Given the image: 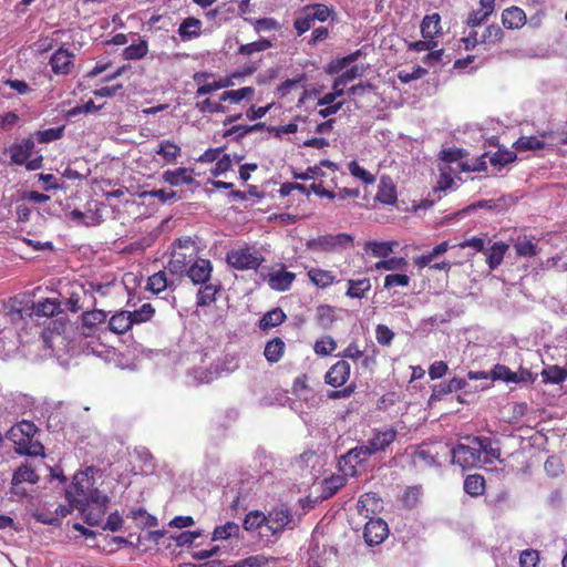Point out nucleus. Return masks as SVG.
Masks as SVG:
<instances>
[{"mask_svg": "<svg viewBox=\"0 0 567 567\" xmlns=\"http://www.w3.org/2000/svg\"><path fill=\"white\" fill-rule=\"evenodd\" d=\"M286 319V315L281 308H275L266 312L260 319L259 327L261 330H268L281 324Z\"/></svg>", "mask_w": 567, "mask_h": 567, "instance_id": "473e14b6", "label": "nucleus"}, {"mask_svg": "<svg viewBox=\"0 0 567 567\" xmlns=\"http://www.w3.org/2000/svg\"><path fill=\"white\" fill-rule=\"evenodd\" d=\"M353 243V237L347 233L337 235L327 234L318 236L308 243V247L312 250H320L326 252L340 251L350 247Z\"/></svg>", "mask_w": 567, "mask_h": 567, "instance_id": "423d86ee", "label": "nucleus"}, {"mask_svg": "<svg viewBox=\"0 0 567 567\" xmlns=\"http://www.w3.org/2000/svg\"><path fill=\"white\" fill-rule=\"evenodd\" d=\"M395 245V241H368L365 250L377 258H385L393 251Z\"/></svg>", "mask_w": 567, "mask_h": 567, "instance_id": "e433bc0d", "label": "nucleus"}, {"mask_svg": "<svg viewBox=\"0 0 567 567\" xmlns=\"http://www.w3.org/2000/svg\"><path fill=\"white\" fill-rule=\"evenodd\" d=\"M371 289V281L369 278L349 279L346 296L349 298L362 299Z\"/></svg>", "mask_w": 567, "mask_h": 567, "instance_id": "393cba45", "label": "nucleus"}, {"mask_svg": "<svg viewBox=\"0 0 567 567\" xmlns=\"http://www.w3.org/2000/svg\"><path fill=\"white\" fill-rule=\"evenodd\" d=\"M154 313L155 309L151 303H144L140 309L130 311L131 319H133L132 326L134 323H142L151 320Z\"/></svg>", "mask_w": 567, "mask_h": 567, "instance_id": "864d4df0", "label": "nucleus"}, {"mask_svg": "<svg viewBox=\"0 0 567 567\" xmlns=\"http://www.w3.org/2000/svg\"><path fill=\"white\" fill-rule=\"evenodd\" d=\"M514 248L516 254L522 257H533L537 254V247L530 240L527 239H518Z\"/></svg>", "mask_w": 567, "mask_h": 567, "instance_id": "680f3d73", "label": "nucleus"}, {"mask_svg": "<svg viewBox=\"0 0 567 567\" xmlns=\"http://www.w3.org/2000/svg\"><path fill=\"white\" fill-rule=\"evenodd\" d=\"M472 443L477 445L480 451V457L482 458V454L485 453L486 456L484 457L483 462L485 464H491L492 458H498L501 456L499 449L492 446V441L489 437H474L472 440Z\"/></svg>", "mask_w": 567, "mask_h": 567, "instance_id": "cd10ccee", "label": "nucleus"}, {"mask_svg": "<svg viewBox=\"0 0 567 567\" xmlns=\"http://www.w3.org/2000/svg\"><path fill=\"white\" fill-rule=\"evenodd\" d=\"M491 380L513 383V380H515V374L508 367L503 364H496L491 370Z\"/></svg>", "mask_w": 567, "mask_h": 567, "instance_id": "603ef678", "label": "nucleus"}, {"mask_svg": "<svg viewBox=\"0 0 567 567\" xmlns=\"http://www.w3.org/2000/svg\"><path fill=\"white\" fill-rule=\"evenodd\" d=\"M515 158L516 155L513 152L498 150L489 157V162L493 166L502 167L514 162Z\"/></svg>", "mask_w": 567, "mask_h": 567, "instance_id": "052dcab7", "label": "nucleus"}, {"mask_svg": "<svg viewBox=\"0 0 567 567\" xmlns=\"http://www.w3.org/2000/svg\"><path fill=\"white\" fill-rule=\"evenodd\" d=\"M212 271L213 266L208 259L196 258L185 274L194 285H202L209 281Z\"/></svg>", "mask_w": 567, "mask_h": 567, "instance_id": "f8f14e48", "label": "nucleus"}, {"mask_svg": "<svg viewBox=\"0 0 567 567\" xmlns=\"http://www.w3.org/2000/svg\"><path fill=\"white\" fill-rule=\"evenodd\" d=\"M503 35H504V33L499 25L491 24L486 28V30L482 34L480 42L494 44V43L501 41Z\"/></svg>", "mask_w": 567, "mask_h": 567, "instance_id": "4d7b16f0", "label": "nucleus"}, {"mask_svg": "<svg viewBox=\"0 0 567 567\" xmlns=\"http://www.w3.org/2000/svg\"><path fill=\"white\" fill-rule=\"evenodd\" d=\"M34 145V141L31 137H28L23 138L19 143H13L6 148V153L10 154V164L19 166L24 165L30 158Z\"/></svg>", "mask_w": 567, "mask_h": 567, "instance_id": "9b49d317", "label": "nucleus"}, {"mask_svg": "<svg viewBox=\"0 0 567 567\" xmlns=\"http://www.w3.org/2000/svg\"><path fill=\"white\" fill-rule=\"evenodd\" d=\"M137 464L133 465L134 474L148 475L155 470V461L151 452L145 447H138L134 451Z\"/></svg>", "mask_w": 567, "mask_h": 567, "instance_id": "6ab92c4d", "label": "nucleus"}, {"mask_svg": "<svg viewBox=\"0 0 567 567\" xmlns=\"http://www.w3.org/2000/svg\"><path fill=\"white\" fill-rule=\"evenodd\" d=\"M60 310V303L55 299H43L33 305V312L39 317H53Z\"/></svg>", "mask_w": 567, "mask_h": 567, "instance_id": "c9c22d12", "label": "nucleus"}, {"mask_svg": "<svg viewBox=\"0 0 567 567\" xmlns=\"http://www.w3.org/2000/svg\"><path fill=\"white\" fill-rule=\"evenodd\" d=\"M157 155H161L165 163L174 164L182 154V150L175 143L166 140L162 141L155 151Z\"/></svg>", "mask_w": 567, "mask_h": 567, "instance_id": "bb28decb", "label": "nucleus"}, {"mask_svg": "<svg viewBox=\"0 0 567 567\" xmlns=\"http://www.w3.org/2000/svg\"><path fill=\"white\" fill-rule=\"evenodd\" d=\"M312 22H313V19L311 18L310 13L307 12V9L305 8L302 16L297 18L293 23L298 35H301L305 32H307L308 30H310L312 27Z\"/></svg>", "mask_w": 567, "mask_h": 567, "instance_id": "0e129e2a", "label": "nucleus"}, {"mask_svg": "<svg viewBox=\"0 0 567 567\" xmlns=\"http://www.w3.org/2000/svg\"><path fill=\"white\" fill-rule=\"evenodd\" d=\"M107 503L109 498L106 495H96L87 505L76 506L75 508L81 512L87 525L96 526L104 517Z\"/></svg>", "mask_w": 567, "mask_h": 567, "instance_id": "6e6552de", "label": "nucleus"}, {"mask_svg": "<svg viewBox=\"0 0 567 567\" xmlns=\"http://www.w3.org/2000/svg\"><path fill=\"white\" fill-rule=\"evenodd\" d=\"M227 262L238 270L257 269L265 260L261 252L249 246L231 249L226 256Z\"/></svg>", "mask_w": 567, "mask_h": 567, "instance_id": "39448f33", "label": "nucleus"}, {"mask_svg": "<svg viewBox=\"0 0 567 567\" xmlns=\"http://www.w3.org/2000/svg\"><path fill=\"white\" fill-rule=\"evenodd\" d=\"M308 277L319 288H326L334 282V277L328 270L313 268L308 271Z\"/></svg>", "mask_w": 567, "mask_h": 567, "instance_id": "ea45409f", "label": "nucleus"}, {"mask_svg": "<svg viewBox=\"0 0 567 567\" xmlns=\"http://www.w3.org/2000/svg\"><path fill=\"white\" fill-rule=\"evenodd\" d=\"M295 279L296 275L293 272L286 271L284 266H280L279 269H272L268 274L267 282L272 290L287 291Z\"/></svg>", "mask_w": 567, "mask_h": 567, "instance_id": "dca6fc26", "label": "nucleus"}, {"mask_svg": "<svg viewBox=\"0 0 567 567\" xmlns=\"http://www.w3.org/2000/svg\"><path fill=\"white\" fill-rule=\"evenodd\" d=\"M285 342L280 338H274L265 346L264 355L269 363H277L284 355Z\"/></svg>", "mask_w": 567, "mask_h": 567, "instance_id": "a878e982", "label": "nucleus"}, {"mask_svg": "<svg viewBox=\"0 0 567 567\" xmlns=\"http://www.w3.org/2000/svg\"><path fill=\"white\" fill-rule=\"evenodd\" d=\"M90 303H95L92 291L85 290L84 287H78L68 298L66 307L70 311L78 312L84 307H89Z\"/></svg>", "mask_w": 567, "mask_h": 567, "instance_id": "f3484780", "label": "nucleus"}, {"mask_svg": "<svg viewBox=\"0 0 567 567\" xmlns=\"http://www.w3.org/2000/svg\"><path fill=\"white\" fill-rule=\"evenodd\" d=\"M371 455L373 454L368 444H362L351 449L346 455L342 456V460L346 463L354 462L355 464H360L367 461Z\"/></svg>", "mask_w": 567, "mask_h": 567, "instance_id": "58836bf2", "label": "nucleus"}, {"mask_svg": "<svg viewBox=\"0 0 567 567\" xmlns=\"http://www.w3.org/2000/svg\"><path fill=\"white\" fill-rule=\"evenodd\" d=\"M148 52V45L145 40H138L123 50V58L125 60H138L144 58Z\"/></svg>", "mask_w": 567, "mask_h": 567, "instance_id": "a19ab883", "label": "nucleus"}, {"mask_svg": "<svg viewBox=\"0 0 567 567\" xmlns=\"http://www.w3.org/2000/svg\"><path fill=\"white\" fill-rule=\"evenodd\" d=\"M337 348V343L331 337H324L320 340H317L313 347V350L319 355H329Z\"/></svg>", "mask_w": 567, "mask_h": 567, "instance_id": "13d9d810", "label": "nucleus"}, {"mask_svg": "<svg viewBox=\"0 0 567 567\" xmlns=\"http://www.w3.org/2000/svg\"><path fill=\"white\" fill-rule=\"evenodd\" d=\"M255 94V89L251 86H245L238 90L225 91L220 94V101L230 103H239L240 101L247 99L251 100Z\"/></svg>", "mask_w": 567, "mask_h": 567, "instance_id": "72a5a7b5", "label": "nucleus"}, {"mask_svg": "<svg viewBox=\"0 0 567 567\" xmlns=\"http://www.w3.org/2000/svg\"><path fill=\"white\" fill-rule=\"evenodd\" d=\"M348 169L352 176L360 178L365 184H372L375 181L374 176L370 172L361 167L355 161H351L348 164Z\"/></svg>", "mask_w": 567, "mask_h": 567, "instance_id": "6e6d98bb", "label": "nucleus"}, {"mask_svg": "<svg viewBox=\"0 0 567 567\" xmlns=\"http://www.w3.org/2000/svg\"><path fill=\"white\" fill-rule=\"evenodd\" d=\"M440 31L441 18L437 13L429 14L423 18L421 33L424 39H433Z\"/></svg>", "mask_w": 567, "mask_h": 567, "instance_id": "c756f323", "label": "nucleus"}, {"mask_svg": "<svg viewBox=\"0 0 567 567\" xmlns=\"http://www.w3.org/2000/svg\"><path fill=\"white\" fill-rule=\"evenodd\" d=\"M132 320L130 311H118L109 321L110 330L114 333L123 334L132 328Z\"/></svg>", "mask_w": 567, "mask_h": 567, "instance_id": "b1692460", "label": "nucleus"}, {"mask_svg": "<svg viewBox=\"0 0 567 567\" xmlns=\"http://www.w3.org/2000/svg\"><path fill=\"white\" fill-rule=\"evenodd\" d=\"M389 534L388 524L381 518H370L364 526L363 537L368 545L381 544Z\"/></svg>", "mask_w": 567, "mask_h": 567, "instance_id": "9d476101", "label": "nucleus"}, {"mask_svg": "<svg viewBox=\"0 0 567 567\" xmlns=\"http://www.w3.org/2000/svg\"><path fill=\"white\" fill-rule=\"evenodd\" d=\"M196 259V254L183 251V249H173L167 269L172 275H183Z\"/></svg>", "mask_w": 567, "mask_h": 567, "instance_id": "ddd939ff", "label": "nucleus"}, {"mask_svg": "<svg viewBox=\"0 0 567 567\" xmlns=\"http://www.w3.org/2000/svg\"><path fill=\"white\" fill-rule=\"evenodd\" d=\"M485 386L472 385L465 378H453L445 384H439L433 389L431 399H442L444 395L463 391L465 394L475 393L480 390H484Z\"/></svg>", "mask_w": 567, "mask_h": 567, "instance_id": "1a4fd4ad", "label": "nucleus"}, {"mask_svg": "<svg viewBox=\"0 0 567 567\" xmlns=\"http://www.w3.org/2000/svg\"><path fill=\"white\" fill-rule=\"evenodd\" d=\"M375 198L385 205H393L396 202L395 186L390 177H381Z\"/></svg>", "mask_w": 567, "mask_h": 567, "instance_id": "4be33fe9", "label": "nucleus"}, {"mask_svg": "<svg viewBox=\"0 0 567 567\" xmlns=\"http://www.w3.org/2000/svg\"><path fill=\"white\" fill-rule=\"evenodd\" d=\"M63 134V127H52L35 133L39 143H49L59 140Z\"/></svg>", "mask_w": 567, "mask_h": 567, "instance_id": "e2e57ef3", "label": "nucleus"}, {"mask_svg": "<svg viewBox=\"0 0 567 567\" xmlns=\"http://www.w3.org/2000/svg\"><path fill=\"white\" fill-rule=\"evenodd\" d=\"M163 179L172 186L190 185L194 183L192 171L185 167L164 172Z\"/></svg>", "mask_w": 567, "mask_h": 567, "instance_id": "5701e85b", "label": "nucleus"}, {"mask_svg": "<svg viewBox=\"0 0 567 567\" xmlns=\"http://www.w3.org/2000/svg\"><path fill=\"white\" fill-rule=\"evenodd\" d=\"M131 516L141 527H153L158 524L157 518L148 514L144 508L132 509Z\"/></svg>", "mask_w": 567, "mask_h": 567, "instance_id": "8fccbe9b", "label": "nucleus"}, {"mask_svg": "<svg viewBox=\"0 0 567 567\" xmlns=\"http://www.w3.org/2000/svg\"><path fill=\"white\" fill-rule=\"evenodd\" d=\"M538 553L533 549L524 550L519 556L520 567H536L538 563Z\"/></svg>", "mask_w": 567, "mask_h": 567, "instance_id": "774afa93", "label": "nucleus"}, {"mask_svg": "<svg viewBox=\"0 0 567 567\" xmlns=\"http://www.w3.org/2000/svg\"><path fill=\"white\" fill-rule=\"evenodd\" d=\"M375 338L379 344L390 346L394 338V333L386 326L378 324L375 328Z\"/></svg>", "mask_w": 567, "mask_h": 567, "instance_id": "69168bd1", "label": "nucleus"}, {"mask_svg": "<svg viewBox=\"0 0 567 567\" xmlns=\"http://www.w3.org/2000/svg\"><path fill=\"white\" fill-rule=\"evenodd\" d=\"M73 54L66 49H59L51 58L50 64L55 74H69L73 66Z\"/></svg>", "mask_w": 567, "mask_h": 567, "instance_id": "aec40b11", "label": "nucleus"}, {"mask_svg": "<svg viewBox=\"0 0 567 567\" xmlns=\"http://www.w3.org/2000/svg\"><path fill=\"white\" fill-rule=\"evenodd\" d=\"M398 432L394 429H386L385 431L375 432L374 435L367 442L372 454L384 451L396 439Z\"/></svg>", "mask_w": 567, "mask_h": 567, "instance_id": "a211bd4d", "label": "nucleus"}, {"mask_svg": "<svg viewBox=\"0 0 567 567\" xmlns=\"http://www.w3.org/2000/svg\"><path fill=\"white\" fill-rule=\"evenodd\" d=\"M526 22L525 12L518 7L505 9L502 13V23L507 29H518Z\"/></svg>", "mask_w": 567, "mask_h": 567, "instance_id": "412c9836", "label": "nucleus"}, {"mask_svg": "<svg viewBox=\"0 0 567 567\" xmlns=\"http://www.w3.org/2000/svg\"><path fill=\"white\" fill-rule=\"evenodd\" d=\"M542 375L545 382L559 384L567 379V370L558 365H550L543 370Z\"/></svg>", "mask_w": 567, "mask_h": 567, "instance_id": "79ce46f5", "label": "nucleus"}, {"mask_svg": "<svg viewBox=\"0 0 567 567\" xmlns=\"http://www.w3.org/2000/svg\"><path fill=\"white\" fill-rule=\"evenodd\" d=\"M217 293V286L213 284H202V287L197 292V306H207L215 301V296Z\"/></svg>", "mask_w": 567, "mask_h": 567, "instance_id": "a18cd8bd", "label": "nucleus"}, {"mask_svg": "<svg viewBox=\"0 0 567 567\" xmlns=\"http://www.w3.org/2000/svg\"><path fill=\"white\" fill-rule=\"evenodd\" d=\"M485 489V480L482 475H467L464 481V491L471 496H478Z\"/></svg>", "mask_w": 567, "mask_h": 567, "instance_id": "4c0bfd02", "label": "nucleus"}, {"mask_svg": "<svg viewBox=\"0 0 567 567\" xmlns=\"http://www.w3.org/2000/svg\"><path fill=\"white\" fill-rule=\"evenodd\" d=\"M169 286L166 272L161 270L148 278L147 288L154 293H159Z\"/></svg>", "mask_w": 567, "mask_h": 567, "instance_id": "09e8293b", "label": "nucleus"}, {"mask_svg": "<svg viewBox=\"0 0 567 567\" xmlns=\"http://www.w3.org/2000/svg\"><path fill=\"white\" fill-rule=\"evenodd\" d=\"M272 47L274 43L269 39L261 38L258 41L241 44L238 48L237 53L244 56H250L255 53L264 52Z\"/></svg>", "mask_w": 567, "mask_h": 567, "instance_id": "2f4dec72", "label": "nucleus"}, {"mask_svg": "<svg viewBox=\"0 0 567 567\" xmlns=\"http://www.w3.org/2000/svg\"><path fill=\"white\" fill-rule=\"evenodd\" d=\"M514 146L517 151H535L544 148L545 143L536 136H522L514 143Z\"/></svg>", "mask_w": 567, "mask_h": 567, "instance_id": "de8ad7c7", "label": "nucleus"}, {"mask_svg": "<svg viewBox=\"0 0 567 567\" xmlns=\"http://www.w3.org/2000/svg\"><path fill=\"white\" fill-rule=\"evenodd\" d=\"M93 474L94 468L91 466L74 474L71 485L65 491V497L71 506L87 505L96 495H103L94 487Z\"/></svg>", "mask_w": 567, "mask_h": 567, "instance_id": "f257e3e1", "label": "nucleus"}, {"mask_svg": "<svg viewBox=\"0 0 567 567\" xmlns=\"http://www.w3.org/2000/svg\"><path fill=\"white\" fill-rule=\"evenodd\" d=\"M350 372V364L344 360H340L327 371L324 381L333 388L342 386L349 380Z\"/></svg>", "mask_w": 567, "mask_h": 567, "instance_id": "4468645a", "label": "nucleus"}, {"mask_svg": "<svg viewBox=\"0 0 567 567\" xmlns=\"http://www.w3.org/2000/svg\"><path fill=\"white\" fill-rule=\"evenodd\" d=\"M244 528L248 532L266 530V514L260 511L249 512L244 519Z\"/></svg>", "mask_w": 567, "mask_h": 567, "instance_id": "7c9ffc66", "label": "nucleus"}, {"mask_svg": "<svg viewBox=\"0 0 567 567\" xmlns=\"http://www.w3.org/2000/svg\"><path fill=\"white\" fill-rule=\"evenodd\" d=\"M40 480L35 470L29 464H21L12 474L10 495L11 499L21 501L31 496V489L25 485L33 486Z\"/></svg>", "mask_w": 567, "mask_h": 567, "instance_id": "20e7f679", "label": "nucleus"}, {"mask_svg": "<svg viewBox=\"0 0 567 567\" xmlns=\"http://www.w3.org/2000/svg\"><path fill=\"white\" fill-rule=\"evenodd\" d=\"M301 520V514L292 511L286 504L274 506L266 514V533H260L261 536L279 537L286 530L295 529Z\"/></svg>", "mask_w": 567, "mask_h": 567, "instance_id": "7ed1b4c3", "label": "nucleus"}, {"mask_svg": "<svg viewBox=\"0 0 567 567\" xmlns=\"http://www.w3.org/2000/svg\"><path fill=\"white\" fill-rule=\"evenodd\" d=\"M412 462L419 467H429L436 464L435 456L426 449L419 447L412 454Z\"/></svg>", "mask_w": 567, "mask_h": 567, "instance_id": "49530a36", "label": "nucleus"}, {"mask_svg": "<svg viewBox=\"0 0 567 567\" xmlns=\"http://www.w3.org/2000/svg\"><path fill=\"white\" fill-rule=\"evenodd\" d=\"M307 12L310 13L311 18L315 20H318L320 22H324L330 17L332 10L327 7L326 4H313V6H307L306 7Z\"/></svg>", "mask_w": 567, "mask_h": 567, "instance_id": "bf43d9fd", "label": "nucleus"}, {"mask_svg": "<svg viewBox=\"0 0 567 567\" xmlns=\"http://www.w3.org/2000/svg\"><path fill=\"white\" fill-rule=\"evenodd\" d=\"M316 320L321 328H330L334 321L333 308L328 305L319 306L316 310Z\"/></svg>", "mask_w": 567, "mask_h": 567, "instance_id": "37998d69", "label": "nucleus"}, {"mask_svg": "<svg viewBox=\"0 0 567 567\" xmlns=\"http://www.w3.org/2000/svg\"><path fill=\"white\" fill-rule=\"evenodd\" d=\"M257 33L278 30L280 24L274 18H261L257 20L248 19Z\"/></svg>", "mask_w": 567, "mask_h": 567, "instance_id": "5fc2aeb1", "label": "nucleus"}, {"mask_svg": "<svg viewBox=\"0 0 567 567\" xmlns=\"http://www.w3.org/2000/svg\"><path fill=\"white\" fill-rule=\"evenodd\" d=\"M239 533V526L233 522H228L225 525L217 526L213 533V540L227 539L233 536H237Z\"/></svg>", "mask_w": 567, "mask_h": 567, "instance_id": "3c124183", "label": "nucleus"}, {"mask_svg": "<svg viewBox=\"0 0 567 567\" xmlns=\"http://www.w3.org/2000/svg\"><path fill=\"white\" fill-rule=\"evenodd\" d=\"M106 312L100 309H94L91 311H85L82 315V326L86 329H92L97 324L103 323L106 320Z\"/></svg>", "mask_w": 567, "mask_h": 567, "instance_id": "c03bdc74", "label": "nucleus"}, {"mask_svg": "<svg viewBox=\"0 0 567 567\" xmlns=\"http://www.w3.org/2000/svg\"><path fill=\"white\" fill-rule=\"evenodd\" d=\"M202 21L196 18H186L178 28V33L182 39H194L200 34Z\"/></svg>", "mask_w": 567, "mask_h": 567, "instance_id": "c85d7f7f", "label": "nucleus"}, {"mask_svg": "<svg viewBox=\"0 0 567 567\" xmlns=\"http://www.w3.org/2000/svg\"><path fill=\"white\" fill-rule=\"evenodd\" d=\"M480 449L477 445L457 444L451 450L452 462L463 470L473 468L481 464Z\"/></svg>", "mask_w": 567, "mask_h": 567, "instance_id": "0eeeda50", "label": "nucleus"}, {"mask_svg": "<svg viewBox=\"0 0 567 567\" xmlns=\"http://www.w3.org/2000/svg\"><path fill=\"white\" fill-rule=\"evenodd\" d=\"M357 508L362 517L374 518L382 509V501L375 493H365L358 499Z\"/></svg>", "mask_w": 567, "mask_h": 567, "instance_id": "2eb2a0df", "label": "nucleus"}, {"mask_svg": "<svg viewBox=\"0 0 567 567\" xmlns=\"http://www.w3.org/2000/svg\"><path fill=\"white\" fill-rule=\"evenodd\" d=\"M493 12H489V10L481 7L478 10H475L471 12L467 17V24L470 27H476L483 23Z\"/></svg>", "mask_w": 567, "mask_h": 567, "instance_id": "338daca9", "label": "nucleus"}, {"mask_svg": "<svg viewBox=\"0 0 567 567\" xmlns=\"http://www.w3.org/2000/svg\"><path fill=\"white\" fill-rule=\"evenodd\" d=\"M38 427L30 421H21L7 432V437L16 445L19 454L39 456L43 454V445L34 439Z\"/></svg>", "mask_w": 567, "mask_h": 567, "instance_id": "f03ea898", "label": "nucleus"}, {"mask_svg": "<svg viewBox=\"0 0 567 567\" xmlns=\"http://www.w3.org/2000/svg\"><path fill=\"white\" fill-rule=\"evenodd\" d=\"M507 248L508 246L503 243H494L491 246V248L487 251L486 261L492 270L496 269L502 264Z\"/></svg>", "mask_w": 567, "mask_h": 567, "instance_id": "f704fd0d", "label": "nucleus"}]
</instances>
